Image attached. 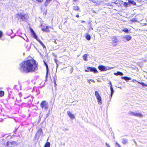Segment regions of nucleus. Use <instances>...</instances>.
Wrapping results in <instances>:
<instances>
[{
	"instance_id": "obj_23",
	"label": "nucleus",
	"mask_w": 147,
	"mask_h": 147,
	"mask_svg": "<svg viewBox=\"0 0 147 147\" xmlns=\"http://www.w3.org/2000/svg\"><path fill=\"white\" fill-rule=\"evenodd\" d=\"M90 35L88 34H86V38L88 40H90Z\"/></svg>"
},
{
	"instance_id": "obj_2",
	"label": "nucleus",
	"mask_w": 147,
	"mask_h": 147,
	"mask_svg": "<svg viewBox=\"0 0 147 147\" xmlns=\"http://www.w3.org/2000/svg\"><path fill=\"white\" fill-rule=\"evenodd\" d=\"M98 69L101 71H106L108 70H110L113 68V67L100 65L98 67Z\"/></svg>"
},
{
	"instance_id": "obj_3",
	"label": "nucleus",
	"mask_w": 147,
	"mask_h": 147,
	"mask_svg": "<svg viewBox=\"0 0 147 147\" xmlns=\"http://www.w3.org/2000/svg\"><path fill=\"white\" fill-rule=\"evenodd\" d=\"M40 106L42 109H47L48 108V103L46 101H43L40 103Z\"/></svg>"
},
{
	"instance_id": "obj_5",
	"label": "nucleus",
	"mask_w": 147,
	"mask_h": 147,
	"mask_svg": "<svg viewBox=\"0 0 147 147\" xmlns=\"http://www.w3.org/2000/svg\"><path fill=\"white\" fill-rule=\"evenodd\" d=\"M130 115L134 116L140 117H143V115L140 113L130 112L129 113Z\"/></svg>"
},
{
	"instance_id": "obj_42",
	"label": "nucleus",
	"mask_w": 147,
	"mask_h": 147,
	"mask_svg": "<svg viewBox=\"0 0 147 147\" xmlns=\"http://www.w3.org/2000/svg\"><path fill=\"white\" fill-rule=\"evenodd\" d=\"M54 83L55 84V85H56V81L55 80H54Z\"/></svg>"
},
{
	"instance_id": "obj_14",
	"label": "nucleus",
	"mask_w": 147,
	"mask_h": 147,
	"mask_svg": "<svg viewBox=\"0 0 147 147\" xmlns=\"http://www.w3.org/2000/svg\"><path fill=\"white\" fill-rule=\"evenodd\" d=\"M42 30L44 31L47 32H49V30L47 26L44 27V28H42Z\"/></svg>"
},
{
	"instance_id": "obj_22",
	"label": "nucleus",
	"mask_w": 147,
	"mask_h": 147,
	"mask_svg": "<svg viewBox=\"0 0 147 147\" xmlns=\"http://www.w3.org/2000/svg\"><path fill=\"white\" fill-rule=\"evenodd\" d=\"M50 143L49 142H47L45 144V147H50Z\"/></svg>"
},
{
	"instance_id": "obj_9",
	"label": "nucleus",
	"mask_w": 147,
	"mask_h": 147,
	"mask_svg": "<svg viewBox=\"0 0 147 147\" xmlns=\"http://www.w3.org/2000/svg\"><path fill=\"white\" fill-rule=\"evenodd\" d=\"M118 42V40L116 37H114L112 39V43L114 46H115L117 45Z\"/></svg>"
},
{
	"instance_id": "obj_16",
	"label": "nucleus",
	"mask_w": 147,
	"mask_h": 147,
	"mask_svg": "<svg viewBox=\"0 0 147 147\" xmlns=\"http://www.w3.org/2000/svg\"><path fill=\"white\" fill-rule=\"evenodd\" d=\"M121 79H124L127 81H128V80H130L131 79L130 78L127 77H121Z\"/></svg>"
},
{
	"instance_id": "obj_47",
	"label": "nucleus",
	"mask_w": 147,
	"mask_h": 147,
	"mask_svg": "<svg viewBox=\"0 0 147 147\" xmlns=\"http://www.w3.org/2000/svg\"><path fill=\"white\" fill-rule=\"evenodd\" d=\"M85 22V21H83V20H82V21H81V22H82V23Z\"/></svg>"
},
{
	"instance_id": "obj_48",
	"label": "nucleus",
	"mask_w": 147,
	"mask_h": 147,
	"mask_svg": "<svg viewBox=\"0 0 147 147\" xmlns=\"http://www.w3.org/2000/svg\"><path fill=\"white\" fill-rule=\"evenodd\" d=\"M118 87L120 89H121V87Z\"/></svg>"
},
{
	"instance_id": "obj_1",
	"label": "nucleus",
	"mask_w": 147,
	"mask_h": 147,
	"mask_svg": "<svg viewBox=\"0 0 147 147\" xmlns=\"http://www.w3.org/2000/svg\"><path fill=\"white\" fill-rule=\"evenodd\" d=\"M20 71L26 73L35 71L38 69V66L36 61L34 59L23 61L20 64Z\"/></svg>"
},
{
	"instance_id": "obj_25",
	"label": "nucleus",
	"mask_w": 147,
	"mask_h": 147,
	"mask_svg": "<svg viewBox=\"0 0 147 147\" xmlns=\"http://www.w3.org/2000/svg\"><path fill=\"white\" fill-rule=\"evenodd\" d=\"M87 55L86 54H85L83 55V58L84 61H86L87 60Z\"/></svg>"
},
{
	"instance_id": "obj_20",
	"label": "nucleus",
	"mask_w": 147,
	"mask_h": 147,
	"mask_svg": "<svg viewBox=\"0 0 147 147\" xmlns=\"http://www.w3.org/2000/svg\"><path fill=\"white\" fill-rule=\"evenodd\" d=\"M79 7L77 6H74V9L76 11H78L79 10Z\"/></svg>"
},
{
	"instance_id": "obj_6",
	"label": "nucleus",
	"mask_w": 147,
	"mask_h": 147,
	"mask_svg": "<svg viewBox=\"0 0 147 147\" xmlns=\"http://www.w3.org/2000/svg\"><path fill=\"white\" fill-rule=\"evenodd\" d=\"M17 145V143L15 142H8L7 144V146L8 147H11L12 146H15Z\"/></svg>"
},
{
	"instance_id": "obj_13",
	"label": "nucleus",
	"mask_w": 147,
	"mask_h": 147,
	"mask_svg": "<svg viewBox=\"0 0 147 147\" xmlns=\"http://www.w3.org/2000/svg\"><path fill=\"white\" fill-rule=\"evenodd\" d=\"M96 97L97 99L98 103L99 105H101L102 103V98L100 96V95H99L97 97Z\"/></svg>"
},
{
	"instance_id": "obj_45",
	"label": "nucleus",
	"mask_w": 147,
	"mask_h": 147,
	"mask_svg": "<svg viewBox=\"0 0 147 147\" xmlns=\"http://www.w3.org/2000/svg\"><path fill=\"white\" fill-rule=\"evenodd\" d=\"M54 42L55 44H57V42L55 40Z\"/></svg>"
},
{
	"instance_id": "obj_26",
	"label": "nucleus",
	"mask_w": 147,
	"mask_h": 147,
	"mask_svg": "<svg viewBox=\"0 0 147 147\" xmlns=\"http://www.w3.org/2000/svg\"><path fill=\"white\" fill-rule=\"evenodd\" d=\"M140 84L142 85L143 86L147 87V84L143 83V82H138Z\"/></svg>"
},
{
	"instance_id": "obj_34",
	"label": "nucleus",
	"mask_w": 147,
	"mask_h": 147,
	"mask_svg": "<svg viewBox=\"0 0 147 147\" xmlns=\"http://www.w3.org/2000/svg\"><path fill=\"white\" fill-rule=\"evenodd\" d=\"M3 34L2 32L0 31V38L2 37Z\"/></svg>"
},
{
	"instance_id": "obj_41",
	"label": "nucleus",
	"mask_w": 147,
	"mask_h": 147,
	"mask_svg": "<svg viewBox=\"0 0 147 147\" xmlns=\"http://www.w3.org/2000/svg\"><path fill=\"white\" fill-rule=\"evenodd\" d=\"M92 11L93 13H95V11L93 9H92Z\"/></svg>"
},
{
	"instance_id": "obj_36",
	"label": "nucleus",
	"mask_w": 147,
	"mask_h": 147,
	"mask_svg": "<svg viewBox=\"0 0 147 147\" xmlns=\"http://www.w3.org/2000/svg\"><path fill=\"white\" fill-rule=\"evenodd\" d=\"M43 0H37V1L38 2H42V1H43Z\"/></svg>"
},
{
	"instance_id": "obj_35",
	"label": "nucleus",
	"mask_w": 147,
	"mask_h": 147,
	"mask_svg": "<svg viewBox=\"0 0 147 147\" xmlns=\"http://www.w3.org/2000/svg\"><path fill=\"white\" fill-rule=\"evenodd\" d=\"M105 144L107 147H111L107 143H106Z\"/></svg>"
},
{
	"instance_id": "obj_8",
	"label": "nucleus",
	"mask_w": 147,
	"mask_h": 147,
	"mask_svg": "<svg viewBox=\"0 0 147 147\" xmlns=\"http://www.w3.org/2000/svg\"><path fill=\"white\" fill-rule=\"evenodd\" d=\"M43 134V132L42 129H39L38 131L36 132V137H38V138L40 136Z\"/></svg>"
},
{
	"instance_id": "obj_12",
	"label": "nucleus",
	"mask_w": 147,
	"mask_h": 147,
	"mask_svg": "<svg viewBox=\"0 0 147 147\" xmlns=\"http://www.w3.org/2000/svg\"><path fill=\"white\" fill-rule=\"evenodd\" d=\"M67 114L69 117L71 119H74L75 118V116L73 114H72L71 113L70 111L67 112Z\"/></svg>"
},
{
	"instance_id": "obj_33",
	"label": "nucleus",
	"mask_w": 147,
	"mask_h": 147,
	"mask_svg": "<svg viewBox=\"0 0 147 147\" xmlns=\"http://www.w3.org/2000/svg\"><path fill=\"white\" fill-rule=\"evenodd\" d=\"M128 5V3H125L124 4V5L125 7H127V5Z\"/></svg>"
},
{
	"instance_id": "obj_7",
	"label": "nucleus",
	"mask_w": 147,
	"mask_h": 147,
	"mask_svg": "<svg viewBox=\"0 0 147 147\" xmlns=\"http://www.w3.org/2000/svg\"><path fill=\"white\" fill-rule=\"evenodd\" d=\"M30 30L32 34L33 35V37L38 41L40 43V42H42L40 40L38 39V37L33 30L31 28L30 29Z\"/></svg>"
},
{
	"instance_id": "obj_40",
	"label": "nucleus",
	"mask_w": 147,
	"mask_h": 147,
	"mask_svg": "<svg viewBox=\"0 0 147 147\" xmlns=\"http://www.w3.org/2000/svg\"><path fill=\"white\" fill-rule=\"evenodd\" d=\"M109 84H110V86H112V84H111V81H110Z\"/></svg>"
},
{
	"instance_id": "obj_21",
	"label": "nucleus",
	"mask_w": 147,
	"mask_h": 147,
	"mask_svg": "<svg viewBox=\"0 0 147 147\" xmlns=\"http://www.w3.org/2000/svg\"><path fill=\"white\" fill-rule=\"evenodd\" d=\"M128 2L129 3H131L133 5H136V3L134 1L131 0H129Z\"/></svg>"
},
{
	"instance_id": "obj_4",
	"label": "nucleus",
	"mask_w": 147,
	"mask_h": 147,
	"mask_svg": "<svg viewBox=\"0 0 147 147\" xmlns=\"http://www.w3.org/2000/svg\"><path fill=\"white\" fill-rule=\"evenodd\" d=\"M18 15L23 20H25L28 18V15L27 13H20L18 14Z\"/></svg>"
},
{
	"instance_id": "obj_49",
	"label": "nucleus",
	"mask_w": 147,
	"mask_h": 147,
	"mask_svg": "<svg viewBox=\"0 0 147 147\" xmlns=\"http://www.w3.org/2000/svg\"><path fill=\"white\" fill-rule=\"evenodd\" d=\"M146 21L147 22V19L146 20Z\"/></svg>"
},
{
	"instance_id": "obj_38",
	"label": "nucleus",
	"mask_w": 147,
	"mask_h": 147,
	"mask_svg": "<svg viewBox=\"0 0 147 147\" xmlns=\"http://www.w3.org/2000/svg\"><path fill=\"white\" fill-rule=\"evenodd\" d=\"M90 80L93 82H95L92 79H90Z\"/></svg>"
},
{
	"instance_id": "obj_39",
	"label": "nucleus",
	"mask_w": 147,
	"mask_h": 147,
	"mask_svg": "<svg viewBox=\"0 0 147 147\" xmlns=\"http://www.w3.org/2000/svg\"><path fill=\"white\" fill-rule=\"evenodd\" d=\"M116 144L118 146V147H120L119 144H118L117 142Z\"/></svg>"
},
{
	"instance_id": "obj_27",
	"label": "nucleus",
	"mask_w": 147,
	"mask_h": 147,
	"mask_svg": "<svg viewBox=\"0 0 147 147\" xmlns=\"http://www.w3.org/2000/svg\"><path fill=\"white\" fill-rule=\"evenodd\" d=\"M4 94V93L3 91H0V97L3 96Z\"/></svg>"
},
{
	"instance_id": "obj_29",
	"label": "nucleus",
	"mask_w": 147,
	"mask_h": 147,
	"mask_svg": "<svg viewBox=\"0 0 147 147\" xmlns=\"http://www.w3.org/2000/svg\"><path fill=\"white\" fill-rule=\"evenodd\" d=\"M95 95L96 97H97L98 96H99V94L98 93V92L97 91H95Z\"/></svg>"
},
{
	"instance_id": "obj_19",
	"label": "nucleus",
	"mask_w": 147,
	"mask_h": 147,
	"mask_svg": "<svg viewBox=\"0 0 147 147\" xmlns=\"http://www.w3.org/2000/svg\"><path fill=\"white\" fill-rule=\"evenodd\" d=\"M52 0H46L45 3V6H47L49 3Z\"/></svg>"
},
{
	"instance_id": "obj_43",
	"label": "nucleus",
	"mask_w": 147,
	"mask_h": 147,
	"mask_svg": "<svg viewBox=\"0 0 147 147\" xmlns=\"http://www.w3.org/2000/svg\"><path fill=\"white\" fill-rule=\"evenodd\" d=\"M76 16L77 18H78L79 17V16L78 15H77Z\"/></svg>"
},
{
	"instance_id": "obj_18",
	"label": "nucleus",
	"mask_w": 147,
	"mask_h": 147,
	"mask_svg": "<svg viewBox=\"0 0 147 147\" xmlns=\"http://www.w3.org/2000/svg\"><path fill=\"white\" fill-rule=\"evenodd\" d=\"M44 63L45 64V65L46 66V67L47 71V74H46V77H47V76H48V67L47 64L44 61Z\"/></svg>"
},
{
	"instance_id": "obj_30",
	"label": "nucleus",
	"mask_w": 147,
	"mask_h": 147,
	"mask_svg": "<svg viewBox=\"0 0 147 147\" xmlns=\"http://www.w3.org/2000/svg\"><path fill=\"white\" fill-rule=\"evenodd\" d=\"M90 67H87V69H86L85 70V71H86V72L90 71Z\"/></svg>"
},
{
	"instance_id": "obj_44",
	"label": "nucleus",
	"mask_w": 147,
	"mask_h": 147,
	"mask_svg": "<svg viewBox=\"0 0 147 147\" xmlns=\"http://www.w3.org/2000/svg\"><path fill=\"white\" fill-rule=\"evenodd\" d=\"M78 0H73V1L74 2H76V1H78Z\"/></svg>"
},
{
	"instance_id": "obj_31",
	"label": "nucleus",
	"mask_w": 147,
	"mask_h": 147,
	"mask_svg": "<svg viewBox=\"0 0 147 147\" xmlns=\"http://www.w3.org/2000/svg\"><path fill=\"white\" fill-rule=\"evenodd\" d=\"M55 63H56V64L57 65V67L58 66V65L57 64V62H58V61L56 59H55Z\"/></svg>"
},
{
	"instance_id": "obj_32",
	"label": "nucleus",
	"mask_w": 147,
	"mask_h": 147,
	"mask_svg": "<svg viewBox=\"0 0 147 147\" xmlns=\"http://www.w3.org/2000/svg\"><path fill=\"white\" fill-rule=\"evenodd\" d=\"M40 43L43 46L44 48H45V46L43 44V43L42 42H40Z\"/></svg>"
},
{
	"instance_id": "obj_11",
	"label": "nucleus",
	"mask_w": 147,
	"mask_h": 147,
	"mask_svg": "<svg viewBox=\"0 0 147 147\" xmlns=\"http://www.w3.org/2000/svg\"><path fill=\"white\" fill-rule=\"evenodd\" d=\"M90 71L93 72L94 73H98V71L94 67H90Z\"/></svg>"
},
{
	"instance_id": "obj_15",
	"label": "nucleus",
	"mask_w": 147,
	"mask_h": 147,
	"mask_svg": "<svg viewBox=\"0 0 147 147\" xmlns=\"http://www.w3.org/2000/svg\"><path fill=\"white\" fill-rule=\"evenodd\" d=\"M114 75L116 76H118V75H120V76H122L123 75V74L119 71H117V72L114 73Z\"/></svg>"
},
{
	"instance_id": "obj_37",
	"label": "nucleus",
	"mask_w": 147,
	"mask_h": 147,
	"mask_svg": "<svg viewBox=\"0 0 147 147\" xmlns=\"http://www.w3.org/2000/svg\"><path fill=\"white\" fill-rule=\"evenodd\" d=\"M132 82H138L136 80H135V79H133L132 80Z\"/></svg>"
},
{
	"instance_id": "obj_50",
	"label": "nucleus",
	"mask_w": 147,
	"mask_h": 147,
	"mask_svg": "<svg viewBox=\"0 0 147 147\" xmlns=\"http://www.w3.org/2000/svg\"><path fill=\"white\" fill-rule=\"evenodd\" d=\"M134 142L136 144V142L135 141H134Z\"/></svg>"
},
{
	"instance_id": "obj_17",
	"label": "nucleus",
	"mask_w": 147,
	"mask_h": 147,
	"mask_svg": "<svg viewBox=\"0 0 147 147\" xmlns=\"http://www.w3.org/2000/svg\"><path fill=\"white\" fill-rule=\"evenodd\" d=\"M110 89H111V97H112L113 95V94L114 92V90L112 86H111L110 87Z\"/></svg>"
},
{
	"instance_id": "obj_46",
	"label": "nucleus",
	"mask_w": 147,
	"mask_h": 147,
	"mask_svg": "<svg viewBox=\"0 0 147 147\" xmlns=\"http://www.w3.org/2000/svg\"><path fill=\"white\" fill-rule=\"evenodd\" d=\"M88 82L89 84H90V81L89 80H88Z\"/></svg>"
},
{
	"instance_id": "obj_10",
	"label": "nucleus",
	"mask_w": 147,
	"mask_h": 147,
	"mask_svg": "<svg viewBox=\"0 0 147 147\" xmlns=\"http://www.w3.org/2000/svg\"><path fill=\"white\" fill-rule=\"evenodd\" d=\"M124 39H125L127 41H129L132 38V37L131 36L126 35L123 36V37Z\"/></svg>"
},
{
	"instance_id": "obj_24",
	"label": "nucleus",
	"mask_w": 147,
	"mask_h": 147,
	"mask_svg": "<svg viewBox=\"0 0 147 147\" xmlns=\"http://www.w3.org/2000/svg\"><path fill=\"white\" fill-rule=\"evenodd\" d=\"M128 141L127 140L125 139H123L122 141V143L124 144H125L127 143Z\"/></svg>"
},
{
	"instance_id": "obj_28",
	"label": "nucleus",
	"mask_w": 147,
	"mask_h": 147,
	"mask_svg": "<svg viewBox=\"0 0 147 147\" xmlns=\"http://www.w3.org/2000/svg\"><path fill=\"white\" fill-rule=\"evenodd\" d=\"M122 31L125 32L126 33H128V30L127 28H125V29H123L122 30Z\"/></svg>"
}]
</instances>
